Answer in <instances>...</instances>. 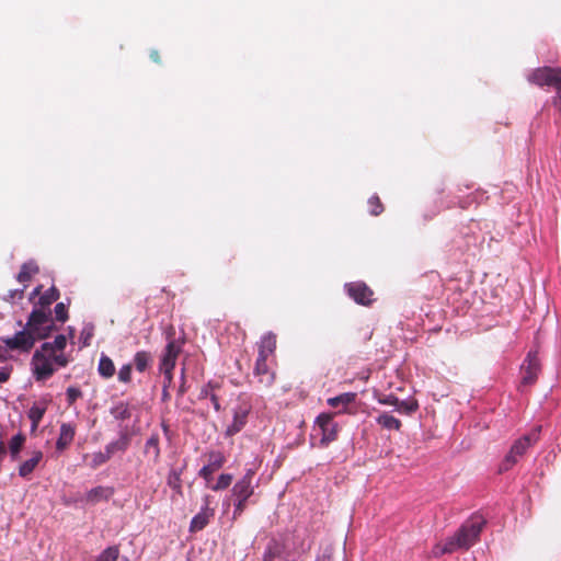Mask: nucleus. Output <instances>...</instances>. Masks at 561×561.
I'll return each mask as SVG.
<instances>
[{"instance_id": "nucleus-1", "label": "nucleus", "mask_w": 561, "mask_h": 561, "mask_svg": "<svg viewBox=\"0 0 561 561\" xmlns=\"http://www.w3.org/2000/svg\"><path fill=\"white\" fill-rule=\"evenodd\" d=\"M66 336L59 334L53 343L45 342L41 352L37 351V381L49 378L58 368L65 367L68 359L64 354Z\"/></svg>"}, {"instance_id": "nucleus-2", "label": "nucleus", "mask_w": 561, "mask_h": 561, "mask_svg": "<svg viewBox=\"0 0 561 561\" xmlns=\"http://www.w3.org/2000/svg\"><path fill=\"white\" fill-rule=\"evenodd\" d=\"M485 520L481 516H472L456 531L449 539L454 542L456 550L469 549L473 546L482 531Z\"/></svg>"}, {"instance_id": "nucleus-3", "label": "nucleus", "mask_w": 561, "mask_h": 561, "mask_svg": "<svg viewBox=\"0 0 561 561\" xmlns=\"http://www.w3.org/2000/svg\"><path fill=\"white\" fill-rule=\"evenodd\" d=\"M528 81L539 88H548L556 90V100L561 102V68L559 67H539L533 70L528 77Z\"/></svg>"}, {"instance_id": "nucleus-4", "label": "nucleus", "mask_w": 561, "mask_h": 561, "mask_svg": "<svg viewBox=\"0 0 561 561\" xmlns=\"http://www.w3.org/2000/svg\"><path fill=\"white\" fill-rule=\"evenodd\" d=\"M27 329H23L16 332L12 337H2L1 341L4 343L7 351H21L28 352L34 346L35 337L33 336V330L35 328V307L28 314Z\"/></svg>"}, {"instance_id": "nucleus-5", "label": "nucleus", "mask_w": 561, "mask_h": 561, "mask_svg": "<svg viewBox=\"0 0 561 561\" xmlns=\"http://www.w3.org/2000/svg\"><path fill=\"white\" fill-rule=\"evenodd\" d=\"M538 434L539 431L535 430L531 433L517 439L511 447L510 453L506 455L502 463V470L511 469L517 462L518 458L522 457L526 450L538 440Z\"/></svg>"}, {"instance_id": "nucleus-6", "label": "nucleus", "mask_w": 561, "mask_h": 561, "mask_svg": "<svg viewBox=\"0 0 561 561\" xmlns=\"http://www.w3.org/2000/svg\"><path fill=\"white\" fill-rule=\"evenodd\" d=\"M314 431H319L321 438L319 442L320 447H327L329 444L337 439L339 425L333 421V415L330 413H321L316 420Z\"/></svg>"}, {"instance_id": "nucleus-7", "label": "nucleus", "mask_w": 561, "mask_h": 561, "mask_svg": "<svg viewBox=\"0 0 561 561\" xmlns=\"http://www.w3.org/2000/svg\"><path fill=\"white\" fill-rule=\"evenodd\" d=\"M210 502H211L210 495H205L203 497L204 504H203L199 513H197L191 520V524H190L191 533H197V531L203 530L209 524L210 519L214 517L215 510L213 507H210Z\"/></svg>"}, {"instance_id": "nucleus-8", "label": "nucleus", "mask_w": 561, "mask_h": 561, "mask_svg": "<svg viewBox=\"0 0 561 561\" xmlns=\"http://www.w3.org/2000/svg\"><path fill=\"white\" fill-rule=\"evenodd\" d=\"M347 295L358 305L369 306L374 291L364 282H352L345 285Z\"/></svg>"}, {"instance_id": "nucleus-9", "label": "nucleus", "mask_w": 561, "mask_h": 561, "mask_svg": "<svg viewBox=\"0 0 561 561\" xmlns=\"http://www.w3.org/2000/svg\"><path fill=\"white\" fill-rule=\"evenodd\" d=\"M255 472L252 469H248L244 476L234 483V485L231 489L232 496L236 497V500H249L253 493L254 488L252 485V480Z\"/></svg>"}, {"instance_id": "nucleus-10", "label": "nucleus", "mask_w": 561, "mask_h": 561, "mask_svg": "<svg viewBox=\"0 0 561 561\" xmlns=\"http://www.w3.org/2000/svg\"><path fill=\"white\" fill-rule=\"evenodd\" d=\"M540 371V363L536 353L529 352L522 365V383L529 386L536 382Z\"/></svg>"}, {"instance_id": "nucleus-11", "label": "nucleus", "mask_w": 561, "mask_h": 561, "mask_svg": "<svg viewBox=\"0 0 561 561\" xmlns=\"http://www.w3.org/2000/svg\"><path fill=\"white\" fill-rule=\"evenodd\" d=\"M226 462V458L221 451H210L208 454V463L198 472L207 483L211 481L213 474L219 470Z\"/></svg>"}, {"instance_id": "nucleus-12", "label": "nucleus", "mask_w": 561, "mask_h": 561, "mask_svg": "<svg viewBox=\"0 0 561 561\" xmlns=\"http://www.w3.org/2000/svg\"><path fill=\"white\" fill-rule=\"evenodd\" d=\"M181 352L180 345L174 340L170 341L161 356L159 370H173L176 364L178 356Z\"/></svg>"}, {"instance_id": "nucleus-13", "label": "nucleus", "mask_w": 561, "mask_h": 561, "mask_svg": "<svg viewBox=\"0 0 561 561\" xmlns=\"http://www.w3.org/2000/svg\"><path fill=\"white\" fill-rule=\"evenodd\" d=\"M267 359L265 357L257 356L254 367V375L259 378V382L264 387H270L273 385L275 380V373L268 366Z\"/></svg>"}, {"instance_id": "nucleus-14", "label": "nucleus", "mask_w": 561, "mask_h": 561, "mask_svg": "<svg viewBox=\"0 0 561 561\" xmlns=\"http://www.w3.org/2000/svg\"><path fill=\"white\" fill-rule=\"evenodd\" d=\"M357 394L355 392H344L336 397L329 398L328 404L331 408L339 409L337 413H355V411H351L348 407L355 402Z\"/></svg>"}, {"instance_id": "nucleus-15", "label": "nucleus", "mask_w": 561, "mask_h": 561, "mask_svg": "<svg viewBox=\"0 0 561 561\" xmlns=\"http://www.w3.org/2000/svg\"><path fill=\"white\" fill-rule=\"evenodd\" d=\"M54 330H57V327L50 319V312L37 309V340L46 339Z\"/></svg>"}, {"instance_id": "nucleus-16", "label": "nucleus", "mask_w": 561, "mask_h": 561, "mask_svg": "<svg viewBox=\"0 0 561 561\" xmlns=\"http://www.w3.org/2000/svg\"><path fill=\"white\" fill-rule=\"evenodd\" d=\"M249 410L239 408L234 411L233 421L226 430V436H234L238 434L247 424Z\"/></svg>"}, {"instance_id": "nucleus-17", "label": "nucleus", "mask_w": 561, "mask_h": 561, "mask_svg": "<svg viewBox=\"0 0 561 561\" xmlns=\"http://www.w3.org/2000/svg\"><path fill=\"white\" fill-rule=\"evenodd\" d=\"M75 433V427L71 424H61L59 437L56 443L57 449L64 450L65 448H67L72 443Z\"/></svg>"}, {"instance_id": "nucleus-18", "label": "nucleus", "mask_w": 561, "mask_h": 561, "mask_svg": "<svg viewBox=\"0 0 561 561\" xmlns=\"http://www.w3.org/2000/svg\"><path fill=\"white\" fill-rule=\"evenodd\" d=\"M276 348V336L272 333L265 334L259 344L257 356L270 358Z\"/></svg>"}, {"instance_id": "nucleus-19", "label": "nucleus", "mask_w": 561, "mask_h": 561, "mask_svg": "<svg viewBox=\"0 0 561 561\" xmlns=\"http://www.w3.org/2000/svg\"><path fill=\"white\" fill-rule=\"evenodd\" d=\"M144 453L146 455L152 456L153 463H158L160 460V437L158 433H152L150 437L147 439L145 444V450Z\"/></svg>"}, {"instance_id": "nucleus-20", "label": "nucleus", "mask_w": 561, "mask_h": 561, "mask_svg": "<svg viewBox=\"0 0 561 561\" xmlns=\"http://www.w3.org/2000/svg\"><path fill=\"white\" fill-rule=\"evenodd\" d=\"M113 495V490L106 486H96L91 489L87 495L85 500L89 503L96 504L101 501H107Z\"/></svg>"}, {"instance_id": "nucleus-21", "label": "nucleus", "mask_w": 561, "mask_h": 561, "mask_svg": "<svg viewBox=\"0 0 561 561\" xmlns=\"http://www.w3.org/2000/svg\"><path fill=\"white\" fill-rule=\"evenodd\" d=\"M185 467L179 469H171L167 477V484L180 496L183 495V486H182V473Z\"/></svg>"}, {"instance_id": "nucleus-22", "label": "nucleus", "mask_w": 561, "mask_h": 561, "mask_svg": "<svg viewBox=\"0 0 561 561\" xmlns=\"http://www.w3.org/2000/svg\"><path fill=\"white\" fill-rule=\"evenodd\" d=\"M42 286H37V296H38V304L41 305V309L44 310L45 307L51 305L59 298V290L51 286L48 288L45 293H41Z\"/></svg>"}, {"instance_id": "nucleus-23", "label": "nucleus", "mask_w": 561, "mask_h": 561, "mask_svg": "<svg viewBox=\"0 0 561 561\" xmlns=\"http://www.w3.org/2000/svg\"><path fill=\"white\" fill-rule=\"evenodd\" d=\"M152 363V356L150 352L139 351L134 356V365L137 371H146Z\"/></svg>"}, {"instance_id": "nucleus-24", "label": "nucleus", "mask_w": 561, "mask_h": 561, "mask_svg": "<svg viewBox=\"0 0 561 561\" xmlns=\"http://www.w3.org/2000/svg\"><path fill=\"white\" fill-rule=\"evenodd\" d=\"M98 371L103 378H111L115 374L113 360L105 354H102L99 360Z\"/></svg>"}, {"instance_id": "nucleus-25", "label": "nucleus", "mask_w": 561, "mask_h": 561, "mask_svg": "<svg viewBox=\"0 0 561 561\" xmlns=\"http://www.w3.org/2000/svg\"><path fill=\"white\" fill-rule=\"evenodd\" d=\"M129 443V436L126 433H124L117 440L107 444L105 446V450L112 457L116 451H125L128 448Z\"/></svg>"}, {"instance_id": "nucleus-26", "label": "nucleus", "mask_w": 561, "mask_h": 561, "mask_svg": "<svg viewBox=\"0 0 561 561\" xmlns=\"http://www.w3.org/2000/svg\"><path fill=\"white\" fill-rule=\"evenodd\" d=\"M25 440L26 436L23 433H18L11 438L9 443V451L13 460L18 459L19 454L25 444Z\"/></svg>"}, {"instance_id": "nucleus-27", "label": "nucleus", "mask_w": 561, "mask_h": 561, "mask_svg": "<svg viewBox=\"0 0 561 561\" xmlns=\"http://www.w3.org/2000/svg\"><path fill=\"white\" fill-rule=\"evenodd\" d=\"M376 421L380 426L387 430L399 431L402 425L399 419L386 412L381 413Z\"/></svg>"}, {"instance_id": "nucleus-28", "label": "nucleus", "mask_w": 561, "mask_h": 561, "mask_svg": "<svg viewBox=\"0 0 561 561\" xmlns=\"http://www.w3.org/2000/svg\"><path fill=\"white\" fill-rule=\"evenodd\" d=\"M457 551L454 542L449 538L446 539L444 543H437L432 549V556L435 558H439L444 554H450L453 552Z\"/></svg>"}, {"instance_id": "nucleus-29", "label": "nucleus", "mask_w": 561, "mask_h": 561, "mask_svg": "<svg viewBox=\"0 0 561 561\" xmlns=\"http://www.w3.org/2000/svg\"><path fill=\"white\" fill-rule=\"evenodd\" d=\"M119 558V548L111 546L103 550L95 559L90 561H117Z\"/></svg>"}, {"instance_id": "nucleus-30", "label": "nucleus", "mask_w": 561, "mask_h": 561, "mask_svg": "<svg viewBox=\"0 0 561 561\" xmlns=\"http://www.w3.org/2000/svg\"><path fill=\"white\" fill-rule=\"evenodd\" d=\"M111 413L116 420L121 421L128 420L131 416V412L128 404L124 402H121L116 407H114Z\"/></svg>"}, {"instance_id": "nucleus-31", "label": "nucleus", "mask_w": 561, "mask_h": 561, "mask_svg": "<svg viewBox=\"0 0 561 561\" xmlns=\"http://www.w3.org/2000/svg\"><path fill=\"white\" fill-rule=\"evenodd\" d=\"M419 405L416 401H401L398 399L396 410L400 413L411 414L417 410Z\"/></svg>"}, {"instance_id": "nucleus-32", "label": "nucleus", "mask_w": 561, "mask_h": 561, "mask_svg": "<svg viewBox=\"0 0 561 561\" xmlns=\"http://www.w3.org/2000/svg\"><path fill=\"white\" fill-rule=\"evenodd\" d=\"M232 480H233L232 474H230V473H221L218 477V480H217L216 484L211 485L210 488L214 491L226 490L231 484Z\"/></svg>"}, {"instance_id": "nucleus-33", "label": "nucleus", "mask_w": 561, "mask_h": 561, "mask_svg": "<svg viewBox=\"0 0 561 561\" xmlns=\"http://www.w3.org/2000/svg\"><path fill=\"white\" fill-rule=\"evenodd\" d=\"M35 470V457H32L24 461L19 467V476L22 478H30L31 473Z\"/></svg>"}, {"instance_id": "nucleus-34", "label": "nucleus", "mask_w": 561, "mask_h": 561, "mask_svg": "<svg viewBox=\"0 0 561 561\" xmlns=\"http://www.w3.org/2000/svg\"><path fill=\"white\" fill-rule=\"evenodd\" d=\"M369 213L373 216H378L383 211V205L377 195L368 199Z\"/></svg>"}, {"instance_id": "nucleus-35", "label": "nucleus", "mask_w": 561, "mask_h": 561, "mask_svg": "<svg viewBox=\"0 0 561 561\" xmlns=\"http://www.w3.org/2000/svg\"><path fill=\"white\" fill-rule=\"evenodd\" d=\"M111 459V456L105 450L104 453L99 451L92 455L91 463L90 466L92 468H98L102 465H104L106 461Z\"/></svg>"}, {"instance_id": "nucleus-36", "label": "nucleus", "mask_w": 561, "mask_h": 561, "mask_svg": "<svg viewBox=\"0 0 561 561\" xmlns=\"http://www.w3.org/2000/svg\"><path fill=\"white\" fill-rule=\"evenodd\" d=\"M54 311L57 321L65 323L68 320V309L64 302H58Z\"/></svg>"}, {"instance_id": "nucleus-37", "label": "nucleus", "mask_w": 561, "mask_h": 561, "mask_svg": "<svg viewBox=\"0 0 561 561\" xmlns=\"http://www.w3.org/2000/svg\"><path fill=\"white\" fill-rule=\"evenodd\" d=\"M118 380L128 383L131 380V364H125L118 371Z\"/></svg>"}, {"instance_id": "nucleus-38", "label": "nucleus", "mask_w": 561, "mask_h": 561, "mask_svg": "<svg viewBox=\"0 0 561 561\" xmlns=\"http://www.w3.org/2000/svg\"><path fill=\"white\" fill-rule=\"evenodd\" d=\"M67 402L72 405L79 398L82 397V391L77 387H69L66 391Z\"/></svg>"}, {"instance_id": "nucleus-39", "label": "nucleus", "mask_w": 561, "mask_h": 561, "mask_svg": "<svg viewBox=\"0 0 561 561\" xmlns=\"http://www.w3.org/2000/svg\"><path fill=\"white\" fill-rule=\"evenodd\" d=\"M247 507V500H236L232 519L239 518Z\"/></svg>"}, {"instance_id": "nucleus-40", "label": "nucleus", "mask_w": 561, "mask_h": 561, "mask_svg": "<svg viewBox=\"0 0 561 561\" xmlns=\"http://www.w3.org/2000/svg\"><path fill=\"white\" fill-rule=\"evenodd\" d=\"M380 404L385 405H393L396 408L398 403V398L393 394H382L377 398Z\"/></svg>"}, {"instance_id": "nucleus-41", "label": "nucleus", "mask_w": 561, "mask_h": 561, "mask_svg": "<svg viewBox=\"0 0 561 561\" xmlns=\"http://www.w3.org/2000/svg\"><path fill=\"white\" fill-rule=\"evenodd\" d=\"M31 273L28 271V267L24 265L21 270V272L18 274V280L26 287V283L31 280Z\"/></svg>"}, {"instance_id": "nucleus-42", "label": "nucleus", "mask_w": 561, "mask_h": 561, "mask_svg": "<svg viewBox=\"0 0 561 561\" xmlns=\"http://www.w3.org/2000/svg\"><path fill=\"white\" fill-rule=\"evenodd\" d=\"M279 556V551L275 547H268L264 553L263 561H274Z\"/></svg>"}, {"instance_id": "nucleus-43", "label": "nucleus", "mask_w": 561, "mask_h": 561, "mask_svg": "<svg viewBox=\"0 0 561 561\" xmlns=\"http://www.w3.org/2000/svg\"><path fill=\"white\" fill-rule=\"evenodd\" d=\"M27 415L31 421V432H35V405L28 409Z\"/></svg>"}, {"instance_id": "nucleus-44", "label": "nucleus", "mask_w": 561, "mask_h": 561, "mask_svg": "<svg viewBox=\"0 0 561 561\" xmlns=\"http://www.w3.org/2000/svg\"><path fill=\"white\" fill-rule=\"evenodd\" d=\"M213 405H214V409L216 412H219L221 411V405H220V402H219V396L218 393H211V397L209 398Z\"/></svg>"}, {"instance_id": "nucleus-45", "label": "nucleus", "mask_w": 561, "mask_h": 561, "mask_svg": "<svg viewBox=\"0 0 561 561\" xmlns=\"http://www.w3.org/2000/svg\"><path fill=\"white\" fill-rule=\"evenodd\" d=\"M160 371L163 374V377H164L163 385H168V388H169L173 380V370H169V373L167 370H160Z\"/></svg>"}, {"instance_id": "nucleus-46", "label": "nucleus", "mask_w": 561, "mask_h": 561, "mask_svg": "<svg viewBox=\"0 0 561 561\" xmlns=\"http://www.w3.org/2000/svg\"><path fill=\"white\" fill-rule=\"evenodd\" d=\"M211 393H215L214 391H211L207 385L203 386L202 389H201V392H199V396L198 398L202 400V399H206V398H210L211 397Z\"/></svg>"}, {"instance_id": "nucleus-47", "label": "nucleus", "mask_w": 561, "mask_h": 561, "mask_svg": "<svg viewBox=\"0 0 561 561\" xmlns=\"http://www.w3.org/2000/svg\"><path fill=\"white\" fill-rule=\"evenodd\" d=\"M11 369L9 368H2L0 369V383L5 382L10 378Z\"/></svg>"}, {"instance_id": "nucleus-48", "label": "nucleus", "mask_w": 561, "mask_h": 561, "mask_svg": "<svg viewBox=\"0 0 561 561\" xmlns=\"http://www.w3.org/2000/svg\"><path fill=\"white\" fill-rule=\"evenodd\" d=\"M206 385L214 392L220 389V383L214 380H209Z\"/></svg>"}, {"instance_id": "nucleus-49", "label": "nucleus", "mask_w": 561, "mask_h": 561, "mask_svg": "<svg viewBox=\"0 0 561 561\" xmlns=\"http://www.w3.org/2000/svg\"><path fill=\"white\" fill-rule=\"evenodd\" d=\"M150 58L157 64L161 62V57L158 50H151Z\"/></svg>"}, {"instance_id": "nucleus-50", "label": "nucleus", "mask_w": 561, "mask_h": 561, "mask_svg": "<svg viewBox=\"0 0 561 561\" xmlns=\"http://www.w3.org/2000/svg\"><path fill=\"white\" fill-rule=\"evenodd\" d=\"M8 359V351L3 346L0 345V362H4Z\"/></svg>"}, {"instance_id": "nucleus-51", "label": "nucleus", "mask_w": 561, "mask_h": 561, "mask_svg": "<svg viewBox=\"0 0 561 561\" xmlns=\"http://www.w3.org/2000/svg\"><path fill=\"white\" fill-rule=\"evenodd\" d=\"M170 399V393L168 391V385H163V389H162V400L163 401H167Z\"/></svg>"}, {"instance_id": "nucleus-52", "label": "nucleus", "mask_w": 561, "mask_h": 561, "mask_svg": "<svg viewBox=\"0 0 561 561\" xmlns=\"http://www.w3.org/2000/svg\"><path fill=\"white\" fill-rule=\"evenodd\" d=\"M186 392L185 382L183 381L179 388V394L183 396Z\"/></svg>"}, {"instance_id": "nucleus-53", "label": "nucleus", "mask_w": 561, "mask_h": 561, "mask_svg": "<svg viewBox=\"0 0 561 561\" xmlns=\"http://www.w3.org/2000/svg\"><path fill=\"white\" fill-rule=\"evenodd\" d=\"M30 365L32 371L35 374V354L32 356Z\"/></svg>"}, {"instance_id": "nucleus-54", "label": "nucleus", "mask_w": 561, "mask_h": 561, "mask_svg": "<svg viewBox=\"0 0 561 561\" xmlns=\"http://www.w3.org/2000/svg\"><path fill=\"white\" fill-rule=\"evenodd\" d=\"M43 413H44V410H43V409H39V408L37 407V423H38V422H39V420L42 419Z\"/></svg>"}, {"instance_id": "nucleus-55", "label": "nucleus", "mask_w": 561, "mask_h": 561, "mask_svg": "<svg viewBox=\"0 0 561 561\" xmlns=\"http://www.w3.org/2000/svg\"><path fill=\"white\" fill-rule=\"evenodd\" d=\"M317 561H331V557L327 556V554H323L322 557L318 558Z\"/></svg>"}, {"instance_id": "nucleus-56", "label": "nucleus", "mask_w": 561, "mask_h": 561, "mask_svg": "<svg viewBox=\"0 0 561 561\" xmlns=\"http://www.w3.org/2000/svg\"><path fill=\"white\" fill-rule=\"evenodd\" d=\"M162 428H163L164 433L169 432V426L164 423H162Z\"/></svg>"}, {"instance_id": "nucleus-57", "label": "nucleus", "mask_w": 561, "mask_h": 561, "mask_svg": "<svg viewBox=\"0 0 561 561\" xmlns=\"http://www.w3.org/2000/svg\"><path fill=\"white\" fill-rule=\"evenodd\" d=\"M35 296V289L30 293V299H32Z\"/></svg>"}, {"instance_id": "nucleus-58", "label": "nucleus", "mask_w": 561, "mask_h": 561, "mask_svg": "<svg viewBox=\"0 0 561 561\" xmlns=\"http://www.w3.org/2000/svg\"><path fill=\"white\" fill-rule=\"evenodd\" d=\"M41 458H42V454L37 451V457H36L37 462L41 460Z\"/></svg>"}, {"instance_id": "nucleus-59", "label": "nucleus", "mask_w": 561, "mask_h": 561, "mask_svg": "<svg viewBox=\"0 0 561 561\" xmlns=\"http://www.w3.org/2000/svg\"><path fill=\"white\" fill-rule=\"evenodd\" d=\"M121 561H129L128 558L124 557Z\"/></svg>"}]
</instances>
